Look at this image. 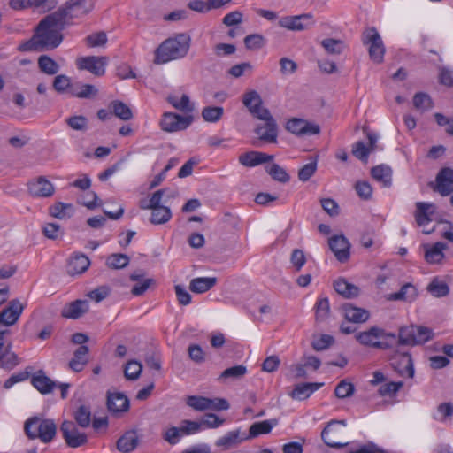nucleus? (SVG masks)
<instances>
[{
  "label": "nucleus",
  "mask_w": 453,
  "mask_h": 453,
  "mask_svg": "<svg viewBox=\"0 0 453 453\" xmlns=\"http://www.w3.org/2000/svg\"><path fill=\"white\" fill-rule=\"evenodd\" d=\"M316 319L318 321L325 320L330 312L329 301L326 297L319 299L316 303Z\"/></svg>",
  "instance_id": "nucleus-58"
},
{
  "label": "nucleus",
  "mask_w": 453,
  "mask_h": 453,
  "mask_svg": "<svg viewBox=\"0 0 453 453\" xmlns=\"http://www.w3.org/2000/svg\"><path fill=\"white\" fill-rule=\"evenodd\" d=\"M59 94L70 93L79 98H92L97 94L96 87H53Z\"/></svg>",
  "instance_id": "nucleus-30"
},
{
  "label": "nucleus",
  "mask_w": 453,
  "mask_h": 453,
  "mask_svg": "<svg viewBox=\"0 0 453 453\" xmlns=\"http://www.w3.org/2000/svg\"><path fill=\"white\" fill-rule=\"evenodd\" d=\"M165 193H167L168 197L173 198L178 196L177 190L171 191L168 188H162V189L157 190L150 197L149 207H150V209H154L155 207H157V206H163L161 204V202H162L163 196Z\"/></svg>",
  "instance_id": "nucleus-54"
},
{
  "label": "nucleus",
  "mask_w": 453,
  "mask_h": 453,
  "mask_svg": "<svg viewBox=\"0 0 453 453\" xmlns=\"http://www.w3.org/2000/svg\"><path fill=\"white\" fill-rule=\"evenodd\" d=\"M317 170V160L314 159L312 162L304 165L298 171V179L303 181H308L315 173Z\"/></svg>",
  "instance_id": "nucleus-60"
},
{
  "label": "nucleus",
  "mask_w": 453,
  "mask_h": 453,
  "mask_svg": "<svg viewBox=\"0 0 453 453\" xmlns=\"http://www.w3.org/2000/svg\"><path fill=\"white\" fill-rule=\"evenodd\" d=\"M60 431L66 445L70 448L76 449L88 443L87 434L81 432L73 421H63Z\"/></svg>",
  "instance_id": "nucleus-7"
},
{
  "label": "nucleus",
  "mask_w": 453,
  "mask_h": 453,
  "mask_svg": "<svg viewBox=\"0 0 453 453\" xmlns=\"http://www.w3.org/2000/svg\"><path fill=\"white\" fill-rule=\"evenodd\" d=\"M28 192L35 197H50L55 193L53 184L44 176H39L28 183Z\"/></svg>",
  "instance_id": "nucleus-18"
},
{
  "label": "nucleus",
  "mask_w": 453,
  "mask_h": 453,
  "mask_svg": "<svg viewBox=\"0 0 453 453\" xmlns=\"http://www.w3.org/2000/svg\"><path fill=\"white\" fill-rule=\"evenodd\" d=\"M139 439L135 431H128L125 433L117 441V449L123 453L133 451L138 445Z\"/></svg>",
  "instance_id": "nucleus-36"
},
{
  "label": "nucleus",
  "mask_w": 453,
  "mask_h": 453,
  "mask_svg": "<svg viewBox=\"0 0 453 453\" xmlns=\"http://www.w3.org/2000/svg\"><path fill=\"white\" fill-rule=\"evenodd\" d=\"M217 279L215 277H199L190 281L189 288L194 293H204L215 286Z\"/></svg>",
  "instance_id": "nucleus-38"
},
{
  "label": "nucleus",
  "mask_w": 453,
  "mask_h": 453,
  "mask_svg": "<svg viewBox=\"0 0 453 453\" xmlns=\"http://www.w3.org/2000/svg\"><path fill=\"white\" fill-rule=\"evenodd\" d=\"M211 398L198 395H189L186 399L188 406L195 411H204L210 409Z\"/></svg>",
  "instance_id": "nucleus-48"
},
{
  "label": "nucleus",
  "mask_w": 453,
  "mask_h": 453,
  "mask_svg": "<svg viewBox=\"0 0 453 453\" xmlns=\"http://www.w3.org/2000/svg\"><path fill=\"white\" fill-rule=\"evenodd\" d=\"M426 290L434 297H444L449 295V288L448 284L434 277L426 287Z\"/></svg>",
  "instance_id": "nucleus-43"
},
{
  "label": "nucleus",
  "mask_w": 453,
  "mask_h": 453,
  "mask_svg": "<svg viewBox=\"0 0 453 453\" xmlns=\"http://www.w3.org/2000/svg\"><path fill=\"white\" fill-rule=\"evenodd\" d=\"M224 114V109L220 106H206L202 111V117L206 122L215 123Z\"/></svg>",
  "instance_id": "nucleus-53"
},
{
  "label": "nucleus",
  "mask_w": 453,
  "mask_h": 453,
  "mask_svg": "<svg viewBox=\"0 0 453 453\" xmlns=\"http://www.w3.org/2000/svg\"><path fill=\"white\" fill-rule=\"evenodd\" d=\"M247 373V367L243 365H237L224 370L218 377V381L220 383H227L228 381L237 380L242 379Z\"/></svg>",
  "instance_id": "nucleus-35"
},
{
  "label": "nucleus",
  "mask_w": 453,
  "mask_h": 453,
  "mask_svg": "<svg viewBox=\"0 0 453 453\" xmlns=\"http://www.w3.org/2000/svg\"><path fill=\"white\" fill-rule=\"evenodd\" d=\"M88 310V302L78 299L65 304L61 311V316L66 319H77L87 313Z\"/></svg>",
  "instance_id": "nucleus-22"
},
{
  "label": "nucleus",
  "mask_w": 453,
  "mask_h": 453,
  "mask_svg": "<svg viewBox=\"0 0 453 453\" xmlns=\"http://www.w3.org/2000/svg\"><path fill=\"white\" fill-rule=\"evenodd\" d=\"M192 115H180L166 111L161 116L159 127L165 133H177L187 129L193 122Z\"/></svg>",
  "instance_id": "nucleus-6"
},
{
  "label": "nucleus",
  "mask_w": 453,
  "mask_h": 453,
  "mask_svg": "<svg viewBox=\"0 0 453 453\" xmlns=\"http://www.w3.org/2000/svg\"><path fill=\"white\" fill-rule=\"evenodd\" d=\"M242 104L250 113L257 119H265L271 113L268 109L263 107V100L256 90H249L242 96Z\"/></svg>",
  "instance_id": "nucleus-8"
},
{
  "label": "nucleus",
  "mask_w": 453,
  "mask_h": 453,
  "mask_svg": "<svg viewBox=\"0 0 453 453\" xmlns=\"http://www.w3.org/2000/svg\"><path fill=\"white\" fill-rule=\"evenodd\" d=\"M277 424L278 421L275 418L253 423L250 426L249 434H246L247 440L254 439L261 434H269Z\"/></svg>",
  "instance_id": "nucleus-31"
},
{
  "label": "nucleus",
  "mask_w": 453,
  "mask_h": 453,
  "mask_svg": "<svg viewBox=\"0 0 453 453\" xmlns=\"http://www.w3.org/2000/svg\"><path fill=\"white\" fill-rule=\"evenodd\" d=\"M447 248L448 245L441 242H435L433 245L428 243L423 244L422 249L425 252V260L428 264H440L445 257L443 250Z\"/></svg>",
  "instance_id": "nucleus-23"
},
{
  "label": "nucleus",
  "mask_w": 453,
  "mask_h": 453,
  "mask_svg": "<svg viewBox=\"0 0 453 453\" xmlns=\"http://www.w3.org/2000/svg\"><path fill=\"white\" fill-rule=\"evenodd\" d=\"M390 365L400 376H414L413 362L409 353H395L390 357Z\"/></svg>",
  "instance_id": "nucleus-13"
},
{
  "label": "nucleus",
  "mask_w": 453,
  "mask_h": 453,
  "mask_svg": "<svg viewBox=\"0 0 453 453\" xmlns=\"http://www.w3.org/2000/svg\"><path fill=\"white\" fill-rule=\"evenodd\" d=\"M335 291L345 298H355L359 296L360 289L343 278L337 279L334 283Z\"/></svg>",
  "instance_id": "nucleus-33"
},
{
  "label": "nucleus",
  "mask_w": 453,
  "mask_h": 453,
  "mask_svg": "<svg viewBox=\"0 0 453 453\" xmlns=\"http://www.w3.org/2000/svg\"><path fill=\"white\" fill-rule=\"evenodd\" d=\"M343 316L349 322L364 323L369 319L370 313L367 310L353 306L350 303L342 305Z\"/></svg>",
  "instance_id": "nucleus-25"
},
{
  "label": "nucleus",
  "mask_w": 453,
  "mask_h": 453,
  "mask_svg": "<svg viewBox=\"0 0 453 453\" xmlns=\"http://www.w3.org/2000/svg\"><path fill=\"white\" fill-rule=\"evenodd\" d=\"M24 431L29 439H39L47 444L55 439L57 425L53 419L33 417L25 422Z\"/></svg>",
  "instance_id": "nucleus-3"
},
{
  "label": "nucleus",
  "mask_w": 453,
  "mask_h": 453,
  "mask_svg": "<svg viewBox=\"0 0 453 453\" xmlns=\"http://www.w3.org/2000/svg\"><path fill=\"white\" fill-rule=\"evenodd\" d=\"M273 159V155L265 152L251 150L239 156V163L246 167H255L257 165L271 162Z\"/></svg>",
  "instance_id": "nucleus-21"
},
{
  "label": "nucleus",
  "mask_w": 453,
  "mask_h": 453,
  "mask_svg": "<svg viewBox=\"0 0 453 453\" xmlns=\"http://www.w3.org/2000/svg\"><path fill=\"white\" fill-rule=\"evenodd\" d=\"M355 388L351 382H348L343 380H341L334 389V394L336 397L343 399L346 397H349L354 394Z\"/></svg>",
  "instance_id": "nucleus-56"
},
{
  "label": "nucleus",
  "mask_w": 453,
  "mask_h": 453,
  "mask_svg": "<svg viewBox=\"0 0 453 453\" xmlns=\"http://www.w3.org/2000/svg\"><path fill=\"white\" fill-rule=\"evenodd\" d=\"M323 383H301L296 385L292 392L290 393V396L293 399L303 401L307 399L314 391L318 390Z\"/></svg>",
  "instance_id": "nucleus-34"
},
{
  "label": "nucleus",
  "mask_w": 453,
  "mask_h": 453,
  "mask_svg": "<svg viewBox=\"0 0 453 453\" xmlns=\"http://www.w3.org/2000/svg\"><path fill=\"white\" fill-rule=\"evenodd\" d=\"M243 42L247 50H258L265 47L266 39L260 34H251L247 35Z\"/></svg>",
  "instance_id": "nucleus-52"
},
{
  "label": "nucleus",
  "mask_w": 453,
  "mask_h": 453,
  "mask_svg": "<svg viewBox=\"0 0 453 453\" xmlns=\"http://www.w3.org/2000/svg\"><path fill=\"white\" fill-rule=\"evenodd\" d=\"M334 340V337L329 334H322L318 338H314L311 342V347L316 351H321L328 349Z\"/></svg>",
  "instance_id": "nucleus-57"
},
{
  "label": "nucleus",
  "mask_w": 453,
  "mask_h": 453,
  "mask_svg": "<svg viewBox=\"0 0 453 453\" xmlns=\"http://www.w3.org/2000/svg\"><path fill=\"white\" fill-rule=\"evenodd\" d=\"M413 105L416 109L424 111L433 107V102L427 94L419 92L413 97Z\"/></svg>",
  "instance_id": "nucleus-55"
},
{
  "label": "nucleus",
  "mask_w": 453,
  "mask_h": 453,
  "mask_svg": "<svg viewBox=\"0 0 453 453\" xmlns=\"http://www.w3.org/2000/svg\"><path fill=\"white\" fill-rule=\"evenodd\" d=\"M89 349L86 345L80 346L73 353V357L69 361L68 366L75 372H81L88 362Z\"/></svg>",
  "instance_id": "nucleus-27"
},
{
  "label": "nucleus",
  "mask_w": 453,
  "mask_h": 453,
  "mask_svg": "<svg viewBox=\"0 0 453 453\" xmlns=\"http://www.w3.org/2000/svg\"><path fill=\"white\" fill-rule=\"evenodd\" d=\"M352 154L359 160L366 163L370 154V149L367 148L363 142L359 141L353 144Z\"/></svg>",
  "instance_id": "nucleus-62"
},
{
  "label": "nucleus",
  "mask_w": 453,
  "mask_h": 453,
  "mask_svg": "<svg viewBox=\"0 0 453 453\" xmlns=\"http://www.w3.org/2000/svg\"><path fill=\"white\" fill-rule=\"evenodd\" d=\"M66 124L73 130L83 131L88 126V119L82 115H75L65 120Z\"/></svg>",
  "instance_id": "nucleus-61"
},
{
  "label": "nucleus",
  "mask_w": 453,
  "mask_h": 453,
  "mask_svg": "<svg viewBox=\"0 0 453 453\" xmlns=\"http://www.w3.org/2000/svg\"><path fill=\"white\" fill-rule=\"evenodd\" d=\"M89 265V258L83 254L77 253L70 257L66 271L69 275L74 276L85 273Z\"/></svg>",
  "instance_id": "nucleus-26"
},
{
  "label": "nucleus",
  "mask_w": 453,
  "mask_h": 453,
  "mask_svg": "<svg viewBox=\"0 0 453 453\" xmlns=\"http://www.w3.org/2000/svg\"><path fill=\"white\" fill-rule=\"evenodd\" d=\"M151 216L150 222L153 225H163L172 218L171 209L167 206H157L150 209Z\"/></svg>",
  "instance_id": "nucleus-42"
},
{
  "label": "nucleus",
  "mask_w": 453,
  "mask_h": 453,
  "mask_svg": "<svg viewBox=\"0 0 453 453\" xmlns=\"http://www.w3.org/2000/svg\"><path fill=\"white\" fill-rule=\"evenodd\" d=\"M259 119L265 121V124L257 125L255 128V133L258 135L259 140L275 143L278 136V128L275 119L271 113L268 118Z\"/></svg>",
  "instance_id": "nucleus-15"
},
{
  "label": "nucleus",
  "mask_w": 453,
  "mask_h": 453,
  "mask_svg": "<svg viewBox=\"0 0 453 453\" xmlns=\"http://www.w3.org/2000/svg\"><path fill=\"white\" fill-rule=\"evenodd\" d=\"M91 7L86 6V0H69L65 5L58 9L55 13H61L64 17L63 20L70 25L72 19L79 15H84L90 12Z\"/></svg>",
  "instance_id": "nucleus-11"
},
{
  "label": "nucleus",
  "mask_w": 453,
  "mask_h": 453,
  "mask_svg": "<svg viewBox=\"0 0 453 453\" xmlns=\"http://www.w3.org/2000/svg\"><path fill=\"white\" fill-rule=\"evenodd\" d=\"M2 356L3 357L0 359V367L6 371L14 369L20 363V359L18 355L12 351L11 343L4 346Z\"/></svg>",
  "instance_id": "nucleus-37"
},
{
  "label": "nucleus",
  "mask_w": 453,
  "mask_h": 453,
  "mask_svg": "<svg viewBox=\"0 0 453 453\" xmlns=\"http://www.w3.org/2000/svg\"><path fill=\"white\" fill-rule=\"evenodd\" d=\"M73 211V206L72 203H65L62 202L55 203L49 209L50 215L58 219L71 218Z\"/></svg>",
  "instance_id": "nucleus-39"
},
{
  "label": "nucleus",
  "mask_w": 453,
  "mask_h": 453,
  "mask_svg": "<svg viewBox=\"0 0 453 453\" xmlns=\"http://www.w3.org/2000/svg\"><path fill=\"white\" fill-rule=\"evenodd\" d=\"M384 331L377 326H372L369 330L357 334L356 339L363 345L380 347V342L378 339L382 336Z\"/></svg>",
  "instance_id": "nucleus-28"
},
{
  "label": "nucleus",
  "mask_w": 453,
  "mask_h": 453,
  "mask_svg": "<svg viewBox=\"0 0 453 453\" xmlns=\"http://www.w3.org/2000/svg\"><path fill=\"white\" fill-rule=\"evenodd\" d=\"M328 245L338 261L344 263L349 260L350 244L344 235L332 236L328 240Z\"/></svg>",
  "instance_id": "nucleus-16"
},
{
  "label": "nucleus",
  "mask_w": 453,
  "mask_h": 453,
  "mask_svg": "<svg viewBox=\"0 0 453 453\" xmlns=\"http://www.w3.org/2000/svg\"><path fill=\"white\" fill-rule=\"evenodd\" d=\"M190 36L180 33L165 40L155 50V64H165L184 58L190 47Z\"/></svg>",
  "instance_id": "nucleus-2"
},
{
  "label": "nucleus",
  "mask_w": 453,
  "mask_h": 453,
  "mask_svg": "<svg viewBox=\"0 0 453 453\" xmlns=\"http://www.w3.org/2000/svg\"><path fill=\"white\" fill-rule=\"evenodd\" d=\"M188 357L196 364H202L205 360V354L198 344H190L188 349Z\"/></svg>",
  "instance_id": "nucleus-63"
},
{
  "label": "nucleus",
  "mask_w": 453,
  "mask_h": 453,
  "mask_svg": "<svg viewBox=\"0 0 453 453\" xmlns=\"http://www.w3.org/2000/svg\"><path fill=\"white\" fill-rule=\"evenodd\" d=\"M112 114L121 120L127 121L133 119L132 110L125 103L119 100H113L109 104Z\"/></svg>",
  "instance_id": "nucleus-40"
},
{
  "label": "nucleus",
  "mask_w": 453,
  "mask_h": 453,
  "mask_svg": "<svg viewBox=\"0 0 453 453\" xmlns=\"http://www.w3.org/2000/svg\"><path fill=\"white\" fill-rule=\"evenodd\" d=\"M346 421L332 420L321 432L322 441L331 448L341 449L348 445V441H342L346 438Z\"/></svg>",
  "instance_id": "nucleus-4"
},
{
  "label": "nucleus",
  "mask_w": 453,
  "mask_h": 453,
  "mask_svg": "<svg viewBox=\"0 0 453 453\" xmlns=\"http://www.w3.org/2000/svg\"><path fill=\"white\" fill-rule=\"evenodd\" d=\"M61 13L52 12L37 25L33 36L19 45L21 51H42L56 49L62 42V31L68 26Z\"/></svg>",
  "instance_id": "nucleus-1"
},
{
  "label": "nucleus",
  "mask_w": 453,
  "mask_h": 453,
  "mask_svg": "<svg viewBox=\"0 0 453 453\" xmlns=\"http://www.w3.org/2000/svg\"><path fill=\"white\" fill-rule=\"evenodd\" d=\"M314 23L311 13H303L295 16H284L279 19L278 25L290 31H303L313 26Z\"/></svg>",
  "instance_id": "nucleus-9"
},
{
  "label": "nucleus",
  "mask_w": 453,
  "mask_h": 453,
  "mask_svg": "<svg viewBox=\"0 0 453 453\" xmlns=\"http://www.w3.org/2000/svg\"><path fill=\"white\" fill-rule=\"evenodd\" d=\"M364 45L368 46L370 58L376 64L383 62L386 52L383 41L374 27L366 28L362 35Z\"/></svg>",
  "instance_id": "nucleus-5"
},
{
  "label": "nucleus",
  "mask_w": 453,
  "mask_h": 453,
  "mask_svg": "<svg viewBox=\"0 0 453 453\" xmlns=\"http://www.w3.org/2000/svg\"><path fill=\"white\" fill-rule=\"evenodd\" d=\"M265 171L276 181L287 183L290 180L286 170L278 164L273 163L271 165H267Z\"/></svg>",
  "instance_id": "nucleus-47"
},
{
  "label": "nucleus",
  "mask_w": 453,
  "mask_h": 453,
  "mask_svg": "<svg viewBox=\"0 0 453 453\" xmlns=\"http://www.w3.org/2000/svg\"><path fill=\"white\" fill-rule=\"evenodd\" d=\"M286 128L290 133L303 136L318 134L320 128L318 125L311 124L304 119L293 118L287 122Z\"/></svg>",
  "instance_id": "nucleus-17"
},
{
  "label": "nucleus",
  "mask_w": 453,
  "mask_h": 453,
  "mask_svg": "<svg viewBox=\"0 0 453 453\" xmlns=\"http://www.w3.org/2000/svg\"><path fill=\"white\" fill-rule=\"evenodd\" d=\"M39 69L48 75H54L59 71L58 64L47 55H42L38 58Z\"/></svg>",
  "instance_id": "nucleus-46"
},
{
  "label": "nucleus",
  "mask_w": 453,
  "mask_h": 453,
  "mask_svg": "<svg viewBox=\"0 0 453 453\" xmlns=\"http://www.w3.org/2000/svg\"><path fill=\"white\" fill-rule=\"evenodd\" d=\"M416 288L411 283H406L401 288L399 291L390 294L388 299L392 301L403 300L406 302H411L416 298Z\"/></svg>",
  "instance_id": "nucleus-41"
},
{
  "label": "nucleus",
  "mask_w": 453,
  "mask_h": 453,
  "mask_svg": "<svg viewBox=\"0 0 453 453\" xmlns=\"http://www.w3.org/2000/svg\"><path fill=\"white\" fill-rule=\"evenodd\" d=\"M31 383L42 395L50 393L56 386V383L42 370L33 375Z\"/></svg>",
  "instance_id": "nucleus-29"
},
{
  "label": "nucleus",
  "mask_w": 453,
  "mask_h": 453,
  "mask_svg": "<svg viewBox=\"0 0 453 453\" xmlns=\"http://www.w3.org/2000/svg\"><path fill=\"white\" fill-rule=\"evenodd\" d=\"M436 206L432 203L417 202L414 218L418 226H423L433 220H436Z\"/></svg>",
  "instance_id": "nucleus-19"
},
{
  "label": "nucleus",
  "mask_w": 453,
  "mask_h": 453,
  "mask_svg": "<svg viewBox=\"0 0 453 453\" xmlns=\"http://www.w3.org/2000/svg\"><path fill=\"white\" fill-rule=\"evenodd\" d=\"M321 45L328 54L333 55L341 54L345 48L343 41L334 38H326L322 40Z\"/></svg>",
  "instance_id": "nucleus-49"
},
{
  "label": "nucleus",
  "mask_w": 453,
  "mask_h": 453,
  "mask_svg": "<svg viewBox=\"0 0 453 453\" xmlns=\"http://www.w3.org/2000/svg\"><path fill=\"white\" fill-rule=\"evenodd\" d=\"M244 441H247L246 434L241 432L240 429H236L226 433L222 437H219L215 441V446L219 448L221 450L226 451L236 448Z\"/></svg>",
  "instance_id": "nucleus-20"
},
{
  "label": "nucleus",
  "mask_w": 453,
  "mask_h": 453,
  "mask_svg": "<svg viewBox=\"0 0 453 453\" xmlns=\"http://www.w3.org/2000/svg\"><path fill=\"white\" fill-rule=\"evenodd\" d=\"M371 174L376 180L382 182L385 187L391 184L392 170L389 166L385 165L374 166L371 170Z\"/></svg>",
  "instance_id": "nucleus-44"
},
{
  "label": "nucleus",
  "mask_w": 453,
  "mask_h": 453,
  "mask_svg": "<svg viewBox=\"0 0 453 453\" xmlns=\"http://www.w3.org/2000/svg\"><path fill=\"white\" fill-rule=\"evenodd\" d=\"M91 415L90 408L82 404L74 411L73 418L79 426L86 428L91 424Z\"/></svg>",
  "instance_id": "nucleus-45"
},
{
  "label": "nucleus",
  "mask_w": 453,
  "mask_h": 453,
  "mask_svg": "<svg viewBox=\"0 0 453 453\" xmlns=\"http://www.w3.org/2000/svg\"><path fill=\"white\" fill-rule=\"evenodd\" d=\"M107 58L88 56L76 59V66L79 70H86L96 77L103 76L105 73Z\"/></svg>",
  "instance_id": "nucleus-10"
},
{
  "label": "nucleus",
  "mask_w": 453,
  "mask_h": 453,
  "mask_svg": "<svg viewBox=\"0 0 453 453\" xmlns=\"http://www.w3.org/2000/svg\"><path fill=\"white\" fill-rule=\"evenodd\" d=\"M166 101L176 110L183 113H191L195 107L190 102L189 96L182 94L180 97L177 95L171 94L166 96Z\"/></svg>",
  "instance_id": "nucleus-32"
},
{
  "label": "nucleus",
  "mask_w": 453,
  "mask_h": 453,
  "mask_svg": "<svg viewBox=\"0 0 453 453\" xmlns=\"http://www.w3.org/2000/svg\"><path fill=\"white\" fill-rule=\"evenodd\" d=\"M129 261L130 259L128 256L121 253H115L107 257L106 265L111 269H122L127 266Z\"/></svg>",
  "instance_id": "nucleus-50"
},
{
  "label": "nucleus",
  "mask_w": 453,
  "mask_h": 453,
  "mask_svg": "<svg viewBox=\"0 0 453 453\" xmlns=\"http://www.w3.org/2000/svg\"><path fill=\"white\" fill-rule=\"evenodd\" d=\"M107 408L112 414L126 412L129 409V400L123 393L107 394Z\"/></svg>",
  "instance_id": "nucleus-24"
},
{
  "label": "nucleus",
  "mask_w": 453,
  "mask_h": 453,
  "mask_svg": "<svg viewBox=\"0 0 453 453\" xmlns=\"http://www.w3.org/2000/svg\"><path fill=\"white\" fill-rule=\"evenodd\" d=\"M25 306L19 299H12L8 305L0 312V324L5 326L14 325L19 319Z\"/></svg>",
  "instance_id": "nucleus-14"
},
{
  "label": "nucleus",
  "mask_w": 453,
  "mask_h": 453,
  "mask_svg": "<svg viewBox=\"0 0 453 453\" xmlns=\"http://www.w3.org/2000/svg\"><path fill=\"white\" fill-rule=\"evenodd\" d=\"M181 434L180 428L171 426L163 433L162 436L169 444L175 445L179 442Z\"/></svg>",
  "instance_id": "nucleus-64"
},
{
  "label": "nucleus",
  "mask_w": 453,
  "mask_h": 453,
  "mask_svg": "<svg viewBox=\"0 0 453 453\" xmlns=\"http://www.w3.org/2000/svg\"><path fill=\"white\" fill-rule=\"evenodd\" d=\"M430 186L434 192L442 196L453 193V169L450 167L441 168L435 177V182H431Z\"/></svg>",
  "instance_id": "nucleus-12"
},
{
  "label": "nucleus",
  "mask_w": 453,
  "mask_h": 453,
  "mask_svg": "<svg viewBox=\"0 0 453 453\" xmlns=\"http://www.w3.org/2000/svg\"><path fill=\"white\" fill-rule=\"evenodd\" d=\"M142 371V365L136 360H129L124 367V375L127 380H136Z\"/></svg>",
  "instance_id": "nucleus-51"
},
{
  "label": "nucleus",
  "mask_w": 453,
  "mask_h": 453,
  "mask_svg": "<svg viewBox=\"0 0 453 453\" xmlns=\"http://www.w3.org/2000/svg\"><path fill=\"white\" fill-rule=\"evenodd\" d=\"M412 327L415 334V345L424 343L429 341L433 336L431 329L427 327L417 326H412Z\"/></svg>",
  "instance_id": "nucleus-59"
}]
</instances>
